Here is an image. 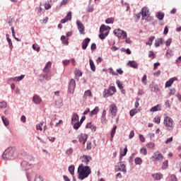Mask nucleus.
Instances as JSON below:
<instances>
[{
    "label": "nucleus",
    "instance_id": "obj_1",
    "mask_svg": "<svg viewBox=\"0 0 181 181\" xmlns=\"http://www.w3.org/2000/svg\"><path fill=\"white\" fill-rule=\"evenodd\" d=\"M78 179L80 180H84L86 177H88L91 175V168L88 165H84L83 164H80L78 167Z\"/></svg>",
    "mask_w": 181,
    "mask_h": 181
},
{
    "label": "nucleus",
    "instance_id": "obj_2",
    "mask_svg": "<svg viewBox=\"0 0 181 181\" xmlns=\"http://www.w3.org/2000/svg\"><path fill=\"white\" fill-rule=\"evenodd\" d=\"M14 154H15V150H13V148L8 147L3 153L2 159L4 160H12V159H13Z\"/></svg>",
    "mask_w": 181,
    "mask_h": 181
},
{
    "label": "nucleus",
    "instance_id": "obj_3",
    "mask_svg": "<svg viewBox=\"0 0 181 181\" xmlns=\"http://www.w3.org/2000/svg\"><path fill=\"white\" fill-rule=\"evenodd\" d=\"M164 125L168 131H172L173 129V119L169 117H165Z\"/></svg>",
    "mask_w": 181,
    "mask_h": 181
},
{
    "label": "nucleus",
    "instance_id": "obj_4",
    "mask_svg": "<svg viewBox=\"0 0 181 181\" xmlns=\"http://www.w3.org/2000/svg\"><path fill=\"white\" fill-rule=\"evenodd\" d=\"M113 33H115V36L118 37V39H125L127 37V32L122 30L121 29L114 30Z\"/></svg>",
    "mask_w": 181,
    "mask_h": 181
},
{
    "label": "nucleus",
    "instance_id": "obj_5",
    "mask_svg": "<svg viewBox=\"0 0 181 181\" xmlns=\"http://www.w3.org/2000/svg\"><path fill=\"white\" fill-rule=\"evenodd\" d=\"M74 90H76V80L71 79L69 83L68 93L70 94H74Z\"/></svg>",
    "mask_w": 181,
    "mask_h": 181
},
{
    "label": "nucleus",
    "instance_id": "obj_6",
    "mask_svg": "<svg viewBox=\"0 0 181 181\" xmlns=\"http://www.w3.org/2000/svg\"><path fill=\"white\" fill-rule=\"evenodd\" d=\"M151 159L154 161L162 162V160H163V155L159 153V151H156L151 157Z\"/></svg>",
    "mask_w": 181,
    "mask_h": 181
},
{
    "label": "nucleus",
    "instance_id": "obj_7",
    "mask_svg": "<svg viewBox=\"0 0 181 181\" xmlns=\"http://www.w3.org/2000/svg\"><path fill=\"white\" fill-rule=\"evenodd\" d=\"M110 114L112 115L113 117H115L117 115V112H118V107H117V105L112 104L109 109Z\"/></svg>",
    "mask_w": 181,
    "mask_h": 181
},
{
    "label": "nucleus",
    "instance_id": "obj_8",
    "mask_svg": "<svg viewBox=\"0 0 181 181\" xmlns=\"http://www.w3.org/2000/svg\"><path fill=\"white\" fill-rule=\"evenodd\" d=\"M149 10H148V8H143L141 9V11L140 12V14L142 16V19H148V18H149Z\"/></svg>",
    "mask_w": 181,
    "mask_h": 181
},
{
    "label": "nucleus",
    "instance_id": "obj_9",
    "mask_svg": "<svg viewBox=\"0 0 181 181\" xmlns=\"http://www.w3.org/2000/svg\"><path fill=\"white\" fill-rule=\"evenodd\" d=\"M80 159L81 160V162H83V163H85V165H88L90 160H93L91 156L86 155L81 156Z\"/></svg>",
    "mask_w": 181,
    "mask_h": 181
},
{
    "label": "nucleus",
    "instance_id": "obj_10",
    "mask_svg": "<svg viewBox=\"0 0 181 181\" xmlns=\"http://www.w3.org/2000/svg\"><path fill=\"white\" fill-rule=\"evenodd\" d=\"M76 25L78 26V29L79 30V33L81 35H85L86 33H84V25L82 24L81 21H76Z\"/></svg>",
    "mask_w": 181,
    "mask_h": 181
},
{
    "label": "nucleus",
    "instance_id": "obj_11",
    "mask_svg": "<svg viewBox=\"0 0 181 181\" xmlns=\"http://www.w3.org/2000/svg\"><path fill=\"white\" fill-rule=\"evenodd\" d=\"M87 134H81L79 136L78 141L82 144L83 145L86 144V142H87Z\"/></svg>",
    "mask_w": 181,
    "mask_h": 181
},
{
    "label": "nucleus",
    "instance_id": "obj_12",
    "mask_svg": "<svg viewBox=\"0 0 181 181\" xmlns=\"http://www.w3.org/2000/svg\"><path fill=\"white\" fill-rule=\"evenodd\" d=\"M175 81H177V77H173L170 78L166 83H165V88H168L169 87H172V85Z\"/></svg>",
    "mask_w": 181,
    "mask_h": 181
},
{
    "label": "nucleus",
    "instance_id": "obj_13",
    "mask_svg": "<svg viewBox=\"0 0 181 181\" xmlns=\"http://www.w3.org/2000/svg\"><path fill=\"white\" fill-rule=\"evenodd\" d=\"M21 166L24 170H28V169H32V164L28 163V161H23L21 163Z\"/></svg>",
    "mask_w": 181,
    "mask_h": 181
},
{
    "label": "nucleus",
    "instance_id": "obj_14",
    "mask_svg": "<svg viewBox=\"0 0 181 181\" xmlns=\"http://www.w3.org/2000/svg\"><path fill=\"white\" fill-rule=\"evenodd\" d=\"M127 66H129V67H132V69H138V62L133 60V61H129L127 64Z\"/></svg>",
    "mask_w": 181,
    "mask_h": 181
},
{
    "label": "nucleus",
    "instance_id": "obj_15",
    "mask_svg": "<svg viewBox=\"0 0 181 181\" xmlns=\"http://www.w3.org/2000/svg\"><path fill=\"white\" fill-rule=\"evenodd\" d=\"M91 41V39L87 37L82 42V49L83 50H86L87 49V47L88 46V44Z\"/></svg>",
    "mask_w": 181,
    "mask_h": 181
},
{
    "label": "nucleus",
    "instance_id": "obj_16",
    "mask_svg": "<svg viewBox=\"0 0 181 181\" xmlns=\"http://www.w3.org/2000/svg\"><path fill=\"white\" fill-rule=\"evenodd\" d=\"M25 78V75H21L20 76H16L14 78H10L8 81H22Z\"/></svg>",
    "mask_w": 181,
    "mask_h": 181
},
{
    "label": "nucleus",
    "instance_id": "obj_17",
    "mask_svg": "<svg viewBox=\"0 0 181 181\" xmlns=\"http://www.w3.org/2000/svg\"><path fill=\"white\" fill-rule=\"evenodd\" d=\"M33 101L35 104L39 105L42 103V98L39 95H35L33 98Z\"/></svg>",
    "mask_w": 181,
    "mask_h": 181
},
{
    "label": "nucleus",
    "instance_id": "obj_18",
    "mask_svg": "<svg viewBox=\"0 0 181 181\" xmlns=\"http://www.w3.org/2000/svg\"><path fill=\"white\" fill-rule=\"evenodd\" d=\"M112 90L108 89H105L103 92V97L104 98H107V97H110V95H114V93L111 92Z\"/></svg>",
    "mask_w": 181,
    "mask_h": 181
},
{
    "label": "nucleus",
    "instance_id": "obj_19",
    "mask_svg": "<svg viewBox=\"0 0 181 181\" xmlns=\"http://www.w3.org/2000/svg\"><path fill=\"white\" fill-rule=\"evenodd\" d=\"M149 88H151V91H153V93H158V91H159V86H158V85L156 84L149 85Z\"/></svg>",
    "mask_w": 181,
    "mask_h": 181
},
{
    "label": "nucleus",
    "instance_id": "obj_20",
    "mask_svg": "<svg viewBox=\"0 0 181 181\" xmlns=\"http://www.w3.org/2000/svg\"><path fill=\"white\" fill-rule=\"evenodd\" d=\"M105 30H107V32H110V30H111V27L103 24L100 28V32L104 33Z\"/></svg>",
    "mask_w": 181,
    "mask_h": 181
},
{
    "label": "nucleus",
    "instance_id": "obj_21",
    "mask_svg": "<svg viewBox=\"0 0 181 181\" xmlns=\"http://www.w3.org/2000/svg\"><path fill=\"white\" fill-rule=\"evenodd\" d=\"M108 35H110V31H106L105 33L103 32H100L99 37L101 39V40H104V39H105Z\"/></svg>",
    "mask_w": 181,
    "mask_h": 181
},
{
    "label": "nucleus",
    "instance_id": "obj_22",
    "mask_svg": "<svg viewBox=\"0 0 181 181\" xmlns=\"http://www.w3.org/2000/svg\"><path fill=\"white\" fill-rule=\"evenodd\" d=\"M50 67H52V62H48L43 69L44 73H49V69Z\"/></svg>",
    "mask_w": 181,
    "mask_h": 181
},
{
    "label": "nucleus",
    "instance_id": "obj_23",
    "mask_svg": "<svg viewBox=\"0 0 181 181\" xmlns=\"http://www.w3.org/2000/svg\"><path fill=\"white\" fill-rule=\"evenodd\" d=\"M156 16L158 21H163V18H165V13L159 11Z\"/></svg>",
    "mask_w": 181,
    "mask_h": 181
},
{
    "label": "nucleus",
    "instance_id": "obj_24",
    "mask_svg": "<svg viewBox=\"0 0 181 181\" xmlns=\"http://www.w3.org/2000/svg\"><path fill=\"white\" fill-rule=\"evenodd\" d=\"M163 40L162 38H158L157 40H155V47H159L160 45H162Z\"/></svg>",
    "mask_w": 181,
    "mask_h": 181
},
{
    "label": "nucleus",
    "instance_id": "obj_25",
    "mask_svg": "<svg viewBox=\"0 0 181 181\" xmlns=\"http://www.w3.org/2000/svg\"><path fill=\"white\" fill-rule=\"evenodd\" d=\"M153 177H154L156 180H160L162 177H163V175L162 173H156L153 175Z\"/></svg>",
    "mask_w": 181,
    "mask_h": 181
},
{
    "label": "nucleus",
    "instance_id": "obj_26",
    "mask_svg": "<svg viewBox=\"0 0 181 181\" xmlns=\"http://www.w3.org/2000/svg\"><path fill=\"white\" fill-rule=\"evenodd\" d=\"M61 40L63 42L64 45L67 46L69 45V38H66L65 35H62L61 37Z\"/></svg>",
    "mask_w": 181,
    "mask_h": 181
},
{
    "label": "nucleus",
    "instance_id": "obj_27",
    "mask_svg": "<svg viewBox=\"0 0 181 181\" xmlns=\"http://www.w3.org/2000/svg\"><path fill=\"white\" fill-rule=\"evenodd\" d=\"M6 37H7V42L8 43V46L9 48L11 49V50H12V49H13V45L12 44V40H11V38H9V35H6Z\"/></svg>",
    "mask_w": 181,
    "mask_h": 181
},
{
    "label": "nucleus",
    "instance_id": "obj_28",
    "mask_svg": "<svg viewBox=\"0 0 181 181\" xmlns=\"http://www.w3.org/2000/svg\"><path fill=\"white\" fill-rule=\"evenodd\" d=\"M89 64L92 71H95V64H94V62L93 61V59H89Z\"/></svg>",
    "mask_w": 181,
    "mask_h": 181
},
{
    "label": "nucleus",
    "instance_id": "obj_29",
    "mask_svg": "<svg viewBox=\"0 0 181 181\" xmlns=\"http://www.w3.org/2000/svg\"><path fill=\"white\" fill-rule=\"evenodd\" d=\"M76 121H78V115H77V113H74L71 117V123L73 124V122Z\"/></svg>",
    "mask_w": 181,
    "mask_h": 181
},
{
    "label": "nucleus",
    "instance_id": "obj_30",
    "mask_svg": "<svg viewBox=\"0 0 181 181\" xmlns=\"http://www.w3.org/2000/svg\"><path fill=\"white\" fill-rule=\"evenodd\" d=\"M155 40V36H151L148 38V42H146V45L152 46V42Z\"/></svg>",
    "mask_w": 181,
    "mask_h": 181
},
{
    "label": "nucleus",
    "instance_id": "obj_31",
    "mask_svg": "<svg viewBox=\"0 0 181 181\" xmlns=\"http://www.w3.org/2000/svg\"><path fill=\"white\" fill-rule=\"evenodd\" d=\"M74 169H75V167H74V165H70V166L69 167V168H68V170H69V173H71V175L72 176H74Z\"/></svg>",
    "mask_w": 181,
    "mask_h": 181
},
{
    "label": "nucleus",
    "instance_id": "obj_32",
    "mask_svg": "<svg viewBox=\"0 0 181 181\" xmlns=\"http://www.w3.org/2000/svg\"><path fill=\"white\" fill-rule=\"evenodd\" d=\"M49 73H45V74H40V77H41L42 78H45V80H46L47 81L50 80V77L48 75Z\"/></svg>",
    "mask_w": 181,
    "mask_h": 181
},
{
    "label": "nucleus",
    "instance_id": "obj_33",
    "mask_svg": "<svg viewBox=\"0 0 181 181\" xmlns=\"http://www.w3.org/2000/svg\"><path fill=\"white\" fill-rule=\"evenodd\" d=\"M1 119L5 127H8V125H9V120L8 119V118H6L5 116H3Z\"/></svg>",
    "mask_w": 181,
    "mask_h": 181
},
{
    "label": "nucleus",
    "instance_id": "obj_34",
    "mask_svg": "<svg viewBox=\"0 0 181 181\" xmlns=\"http://www.w3.org/2000/svg\"><path fill=\"white\" fill-rule=\"evenodd\" d=\"M99 111H100V108L98 107H95V109H93L90 112V115H96V114H98Z\"/></svg>",
    "mask_w": 181,
    "mask_h": 181
},
{
    "label": "nucleus",
    "instance_id": "obj_35",
    "mask_svg": "<svg viewBox=\"0 0 181 181\" xmlns=\"http://www.w3.org/2000/svg\"><path fill=\"white\" fill-rule=\"evenodd\" d=\"M91 95H92L91 90H88L86 91H85L83 98H87V97H91Z\"/></svg>",
    "mask_w": 181,
    "mask_h": 181
},
{
    "label": "nucleus",
    "instance_id": "obj_36",
    "mask_svg": "<svg viewBox=\"0 0 181 181\" xmlns=\"http://www.w3.org/2000/svg\"><path fill=\"white\" fill-rule=\"evenodd\" d=\"M33 49L36 52H40V47L37 44L33 45Z\"/></svg>",
    "mask_w": 181,
    "mask_h": 181
},
{
    "label": "nucleus",
    "instance_id": "obj_37",
    "mask_svg": "<svg viewBox=\"0 0 181 181\" xmlns=\"http://www.w3.org/2000/svg\"><path fill=\"white\" fill-rule=\"evenodd\" d=\"M168 166H169L168 161V160H166L165 161H164L163 163L162 169H163V170L168 169Z\"/></svg>",
    "mask_w": 181,
    "mask_h": 181
},
{
    "label": "nucleus",
    "instance_id": "obj_38",
    "mask_svg": "<svg viewBox=\"0 0 181 181\" xmlns=\"http://www.w3.org/2000/svg\"><path fill=\"white\" fill-rule=\"evenodd\" d=\"M136 165H142V159L139 157L135 158Z\"/></svg>",
    "mask_w": 181,
    "mask_h": 181
},
{
    "label": "nucleus",
    "instance_id": "obj_39",
    "mask_svg": "<svg viewBox=\"0 0 181 181\" xmlns=\"http://www.w3.org/2000/svg\"><path fill=\"white\" fill-rule=\"evenodd\" d=\"M115 132H117V125H114L110 134V136H114L115 135Z\"/></svg>",
    "mask_w": 181,
    "mask_h": 181
},
{
    "label": "nucleus",
    "instance_id": "obj_40",
    "mask_svg": "<svg viewBox=\"0 0 181 181\" xmlns=\"http://www.w3.org/2000/svg\"><path fill=\"white\" fill-rule=\"evenodd\" d=\"M73 152H74L73 148H69L66 151V155H67L68 156H70V155H73Z\"/></svg>",
    "mask_w": 181,
    "mask_h": 181
},
{
    "label": "nucleus",
    "instance_id": "obj_41",
    "mask_svg": "<svg viewBox=\"0 0 181 181\" xmlns=\"http://www.w3.org/2000/svg\"><path fill=\"white\" fill-rule=\"evenodd\" d=\"M141 13L134 15V18L136 19V22H139V19H141Z\"/></svg>",
    "mask_w": 181,
    "mask_h": 181
},
{
    "label": "nucleus",
    "instance_id": "obj_42",
    "mask_svg": "<svg viewBox=\"0 0 181 181\" xmlns=\"http://www.w3.org/2000/svg\"><path fill=\"white\" fill-rule=\"evenodd\" d=\"M159 105H157L151 108L150 111H151L152 112H155L156 111H159Z\"/></svg>",
    "mask_w": 181,
    "mask_h": 181
},
{
    "label": "nucleus",
    "instance_id": "obj_43",
    "mask_svg": "<svg viewBox=\"0 0 181 181\" xmlns=\"http://www.w3.org/2000/svg\"><path fill=\"white\" fill-rule=\"evenodd\" d=\"M80 127H81V124L78 122L74 124V129L77 130V129H78V128H80Z\"/></svg>",
    "mask_w": 181,
    "mask_h": 181
},
{
    "label": "nucleus",
    "instance_id": "obj_44",
    "mask_svg": "<svg viewBox=\"0 0 181 181\" xmlns=\"http://www.w3.org/2000/svg\"><path fill=\"white\" fill-rule=\"evenodd\" d=\"M140 153L141 155H144V156H146L148 154V151H146V148H141L140 150Z\"/></svg>",
    "mask_w": 181,
    "mask_h": 181
},
{
    "label": "nucleus",
    "instance_id": "obj_45",
    "mask_svg": "<svg viewBox=\"0 0 181 181\" xmlns=\"http://www.w3.org/2000/svg\"><path fill=\"white\" fill-rule=\"evenodd\" d=\"M116 84L119 87V90H122V88H124V86H122V83H121V81H119V80L116 81Z\"/></svg>",
    "mask_w": 181,
    "mask_h": 181
},
{
    "label": "nucleus",
    "instance_id": "obj_46",
    "mask_svg": "<svg viewBox=\"0 0 181 181\" xmlns=\"http://www.w3.org/2000/svg\"><path fill=\"white\" fill-rule=\"evenodd\" d=\"M75 76H76V77H81L83 76V73H81V71L80 70H76Z\"/></svg>",
    "mask_w": 181,
    "mask_h": 181
},
{
    "label": "nucleus",
    "instance_id": "obj_47",
    "mask_svg": "<svg viewBox=\"0 0 181 181\" xmlns=\"http://www.w3.org/2000/svg\"><path fill=\"white\" fill-rule=\"evenodd\" d=\"M42 127H43V122L40 123L39 124H37L36 129H37V131H43V129L42 128Z\"/></svg>",
    "mask_w": 181,
    "mask_h": 181
},
{
    "label": "nucleus",
    "instance_id": "obj_48",
    "mask_svg": "<svg viewBox=\"0 0 181 181\" xmlns=\"http://www.w3.org/2000/svg\"><path fill=\"white\" fill-rule=\"evenodd\" d=\"M119 168H122V172L127 173V168L125 167V164H120Z\"/></svg>",
    "mask_w": 181,
    "mask_h": 181
},
{
    "label": "nucleus",
    "instance_id": "obj_49",
    "mask_svg": "<svg viewBox=\"0 0 181 181\" xmlns=\"http://www.w3.org/2000/svg\"><path fill=\"white\" fill-rule=\"evenodd\" d=\"M148 57H150V59H155V53L153 51H149Z\"/></svg>",
    "mask_w": 181,
    "mask_h": 181
},
{
    "label": "nucleus",
    "instance_id": "obj_50",
    "mask_svg": "<svg viewBox=\"0 0 181 181\" xmlns=\"http://www.w3.org/2000/svg\"><path fill=\"white\" fill-rule=\"evenodd\" d=\"M105 23L110 24V23H114V18H110L105 20Z\"/></svg>",
    "mask_w": 181,
    "mask_h": 181
},
{
    "label": "nucleus",
    "instance_id": "obj_51",
    "mask_svg": "<svg viewBox=\"0 0 181 181\" xmlns=\"http://www.w3.org/2000/svg\"><path fill=\"white\" fill-rule=\"evenodd\" d=\"M136 112H138V111L135 109L130 110V112H129L130 117H134V115H135L136 114Z\"/></svg>",
    "mask_w": 181,
    "mask_h": 181
},
{
    "label": "nucleus",
    "instance_id": "obj_52",
    "mask_svg": "<svg viewBox=\"0 0 181 181\" xmlns=\"http://www.w3.org/2000/svg\"><path fill=\"white\" fill-rule=\"evenodd\" d=\"M0 108H6V102H0Z\"/></svg>",
    "mask_w": 181,
    "mask_h": 181
},
{
    "label": "nucleus",
    "instance_id": "obj_53",
    "mask_svg": "<svg viewBox=\"0 0 181 181\" xmlns=\"http://www.w3.org/2000/svg\"><path fill=\"white\" fill-rule=\"evenodd\" d=\"M147 148H149L150 149H152V148H154L155 144L152 142H149L148 144H146Z\"/></svg>",
    "mask_w": 181,
    "mask_h": 181
},
{
    "label": "nucleus",
    "instance_id": "obj_54",
    "mask_svg": "<svg viewBox=\"0 0 181 181\" xmlns=\"http://www.w3.org/2000/svg\"><path fill=\"white\" fill-rule=\"evenodd\" d=\"M71 11H69L65 16V18L68 19V21H71Z\"/></svg>",
    "mask_w": 181,
    "mask_h": 181
},
{
    "label": "nucleus",
    "instance_id": "obj_55",
    "mask_svg": "<svg viewBox=\"0 0 181 181\" xmlns=\"http://www.w3.org/2000/svg\"><path fill=\"white\" fill-rule=\"evenodd\" d=\"M91 148H92V144H91L90 141H88L87 146H86V150L90 151V150H91Z\"/></svg>",
    "mask_w": 181,
    "mask_h": 181
},
{
    "label": "nucleus",
    "instance_id": "obj_56",
    "mask_svg": "<svg viewBox=\"0 0 181 181\" xmlns=\"http://www.w3.org/2000/svg\"><path fill=\"white\" fill-rule=\"evenodd\" d=\"M134 136H135V132H134V130H132L129 135V139H132V138H134Z\"/></svg>",
    "mask_w": 181,
    "mask_h": 181
},
{
    "label": "nucleus",
    "instance_id": "obj_57",
    "mask_svg": "<svg viewBox=\"0 0 181 181\" xmlns=\"http://www.w3.org/2000/svg\"><path fill=\"white\" fill-rule=\"evenodd\" d=\"M64 66H69L70 64V60L65 59L62 62Z\"/></svg>",
    "mask_w": 181,
    "mask_h": 181
},
{
    "label": "nucleus",
    "instance_id": "obj_58",
    "mask_svg": "<svg viewBox=\"0 0 181 181\" xmlns=\"http://www.w3.org/2000/svg\"><path fill=\"white\" fill-rule=\"evenodd\" d=\"M175 93H176V90L175 88L170 89L169 95H175Z\"/></svg>",
    "mask_w": 181,
    "mask_h": 181
},
{
    "label": "nucleus",
    "instance_id": "obj_59",
    "mask_svg": "<svg viewBox=\"0 0 181 181\" xmlns=\"http://www.w3.org/2000/svg\"><path fill=\"white\" fill-rule=\"evenodd\" d=\"M128 152V148L127 147L124 148L123 153L120 154V156H125L127 155V153Z\"/></svg>",
    "mask_w": 181,
    "mask_h": 181
},
{
    "label": "nucleus",
    "instance_id": "obj_60",
    "mask_svg": "<svg viewBox=\"0 0 181 181\" xmlns=\"http://www.w3.org/2000/svg\"><path fill=\"white\" fill-rule=\"evenodd\" d=\"M170 181H177V177H176V175H172L170 176Z\"/></svg>",
    "mask_w": 181,
    "mask_h": 181
},
{
    "label": "nucleus",
    "instance_id": "obj_61",
    "mask_svg": "<svg viewBox=\"0 0 181 181\" xmlns=\"http://www.w3.org/2000/svg\"><path fill=\"white\" fill-rule=\"evenodd\" d=\"M154 121L156 124H160V117H155Z\"/></svg>",
    "mask_w": 181,
    "mask_h": 181
},
{
    "label": "nucleus",
    "instance_id": "obj_62",
    "mask_svg": "<svg viewBox=\"0 0 181 181\" xmlns=\"http://www.w3.org/2000/svg\"><path fill=\"white\" fill-rule=\"evenodd\" d=\"M172 43V38L168 39L166 42H165V45L166 46H170V44Z\"/></svg>",
    "mask_w": 181,
    "mask_h": 181
},
{
    "label": "nucleus",
    "instance_id": "obj_63",
    "mask_svg": "<svg viewBox=\"0 0 181 181\" xmlns=\"http://www.w3.org/2000/svg\"><path fill=\"white\" fill-rule=\"evenodd\" d=\"M139 139L141 141V142H145V137H144V135L142 134H139Z\"/></svg>",
    "mask_w": 181,
    "mask_h": 181
},
{
    "label": "nucleus",
    "instance_id": "obj_64",
    "mask_svg": "<svg viewBox=\"0 0 181 181\" xmlns=\"http://www.w3.org/2000/svg\"><path fill=\"white\" fill-rule=\"evenodd\" d=\"M109 90H111L114 94V93H117V89L115 88V86H110Z\"/></svg>",
    "mask_w": 181,
    "mask_h": 181
}]
</instances>
